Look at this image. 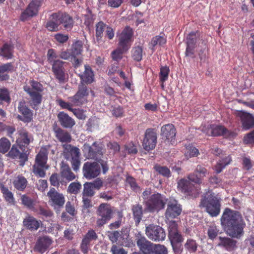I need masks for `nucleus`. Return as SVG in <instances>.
I'll return each mask as SVG.
<instances>
[{"instance_id":"nucleus-1","label":"nucleus","mask_w":254,"mask_h":254,"mask_svg":"<svg viewBox=\"0 0 254 254\" xmlns=\"http://www.w3.org/2000/svg\"><path fill=\"white\" fill-rule=\"evenodd\" d=\"M221 224L226 233L232 238L239 239L244 234L245 224L238 211L225 208L221 218Z\"/></svg>"},{"instance_id":"nucleus-2","label":"nucleus","mask_w":254,"mask_h":254,"mask_svg":"<svg viewBox=\"0 0 254 254\" xmlns=\"http://www.w3.org/2000/svg\"><path fill=\"white\" fill-rule=\"evenodd\" d=\"M198 43V46H200L203 50H201L199 52V57L200 60L205 59V54H203V51L206 49V42L201 38L200 34L196 32H191L188 34L186 38L187 48L185 52V55L187 57L191 58L194 57V49L196 47V44Z\"/></svg>"},{"instance_id":"nucleus-3","label":"nucleus","mask_w":254,"mask_h":254,"mask_svg":"<svg viewBox=\"0 0 254 254\" xmlns=\"http://www.w3.org/2000/svg\"><path fill=\"white\" fill-rule=\"evenodd\" d=\"M200 206L205 209V211L212 217L219 215L220 211V202L217 195L211 192H208L201 199Z\"/></svg>"},{"instance_id":"nucleus-4","label":"nucleus","mask_w":254,"mask_h":254,"mask_svg":"<svg viewBox=\"0 0 254 254\" xmlns=\"http://www.w3.org/2000/svg\"><path fill=\"white\" fill-rule=\"evenodd\" d=\"M59 57L58 54L53 49L48 51L47 59L48 62L52 65V71L56 78L62 81L65 79L63 67L64 62L59 59Z\"/></svg>"},{"instance_id":"nucleus-5","label":"nucleus","mask_w":254,"mask_h":254,"mask_svg":"<svg viewBox=\"0 0 254 254\" xmlns=\"http://www.w3.org/2000/svg\"><path fill=\"white\" fill-rule=\"evenodd\" d=\"M63 155L67 160H70L72 167L74 171L79 170L80 166V150L70 144H65L63 145Z\"/></svg>"},{"instance_id":"nucleus-6","label":"nucleus","mask_w":254,"mask_h":254,"mask_svg":"<svg viewBox=\"0 0 254 254\" xmlns=\"http://www.w3.org/2000/svg\"><path fill=\"white\" fill-rule=\"evenodd\" d=\"M144 203L146 210L150 212H158L164 208L166 199L163 195L156 193L152 194Z\"/></svg>"},{"instance_id":"nucleus-7","label":"nucleus","mask_w":254,"mask_h":254,"mask_svg":"<svg viewBox=\"0 0 254 254\" xmlns=\"http://www.w3.org/2000/svg\"><path fill=\"white\" fill-rule=\"evenodd\" d=\"M145 234L150 240L154 242L163 241L166 238L164 229L158 225L153 224L146 227Z\"/></svg>"},{"instance_id":"nucleus-8","label":"nucleus","mask_w":254,"mask_h":254,"mask_svg":"<svg viewBox=\"0 0 254 254\" xmlns=\"http://www.w3.org/2000/svg\"><path fill=\"white\" fill-rule=\"evenodd\" d=\"M49 203L57 211L63 207L65 203V198L62 193L58 192L55 188H52L47 193Z\"/></svg>"},{"instance_id":"nucleus-9","label":"nucleus","mask_w":254,"mask_h":254,"mask_svg":"<svg viewBox=\"0 0 254 254\" xmlns=\"http://www.w3.org/2000/svg\"><path fill=\"white\" fill-rule=\"evenodd\" d=\"M97 213L99 217L97 224L98 226L101 227L111 219L113 210L109 204L102 203L99 205Z\"/></svg>"},{"instance_id":"nucleus-10","label":"nucleus","mask_w":254,"mask_h":254,"mask_svg":"<svg viewBox=\"0 0 254 254\" xmlns=\"http://www.w3.org/2000/svg\"><path fill=\"white\" fill-rule=\"evenodd\" d=\"M83 151L87 159L97 160L99 156L103 154V145L94 142L92 146L85 143L83 146Z\"/></svg>"},{"instance_id":"nucleus-11","label":"nucleus","mask_w":254,"mask_h":254,"mask_svg":"<svg viewBox=\"0 0 254 254\" xmlns=\"http://www.w3.org/2000/svg\"><path fill=\"white\" fill-rule=\"evenodd\" d=\"M157 133L154 129L147 128L144 133L142 141L143 148L146 151L153 149L157 142Z\"/></svg>"},{"instance_id":"nucleus-12","label":"nucleus","mask_w":254,"mask_h":254,"mask_svg":"<svg viewBox=\"0 0 254 254\" xmlns=\"http://www.w3.org/2000/svg\"><path fill=\"white\" fill-rule=\"evenodd\" d=\"M88 95L87 87L82 84L79 85L76 94L72 97H69L68 99L71 102L72 106H79L86 103Z\"/></svg>"},{"instance_id":"nucleus-13","label":"nucleus","mask_w":254,"mask_h":254,"mask_svg":"<svg viewBox=\"0 0 254 254\" xmlns=\"http://www.w3.org/2000/svg\"><path fill=\"white\" fill-rule=\"evenodd\" d=\"M101 172L100 167L97 162L85 163L83 166V174L84 177L91 180L97 177Z\"/></svg>"},{"instance_id":"nucleus-14","label":"nucleus","mask_w":254,"mask_h":254,"mask_svg":"<svg viewBox=\"0 0 254 254\" xmlns=\"http://www.w3.org/2000/svg\"><path fill=\"white\" fill-rule=\"evenodd\" d=\"M169 238L173 247L181 243L183 240V237L178 230V225L175 221H171L169 223L168 227Z\"/></svg>"},{"instance_id":"nucleus-15","label":"nucleus","mask_w":254,"mask_h":254,"mask_svg":"<svg viewBox=\"0 0 254 254\" xmlns=\"http://www.w3.org/2000/svg\"><path fill=\"white\" fill-rule=\"evenodd\" d=\"M132 35V29L128 26L126 27L118 35L119 47L128 50L131 45Z\"/></svg>"},{"instance_id":"nucleus-16","label":"nucleus","mask_w":254,"mask_h":254,"mask_svg":"<svg viewBox=\"0 0 254 254\" xmlns=\"http://www.w3.org/2000/svg\"><path fill=\"white\" fill-rule=\"evenodd\" d=\"M182 212V208L178 201L174 199H171L168 202L167 208L165 212L167 218H174L179 216Z\"/></svg>"},{"instance_id":"nucleus-17","label":"nucleus","mask_w":254,"mask_h":254,"mask_svg":"<svg viewBox=\"0 0 254 254\" xmlns=\"http://www.w3.org/2000/svg\"><path fill=\"white\" fill-rule=\"evenodd\" d=\"M136 244L143 254H153L154 244L147 240L144 237L137 236Z\"/></svg>"},{"instance_id":"nucleus-18","label":"nucleus","mask_w":254,"mask_h":254,"mask_svg":"<svg viewBox=\"0 0 254 254\" xmlns=\"http://www.w3.org/2000/svg\"><path fill=\"white\" fill-rule=\"evenodd\" d=\"M40 3L39 1L33 0L28 5L26 9L21 13L20 19L25 21L29 18L37 15Z\"/></svg>"},{"instance_id":"nucleus-19","label":"nucleus","mask_w":254,"mask_h":254,"mask_svg":"<svg viewBox=\"0 0 254 254\" xmlns=\"http://www.w3.org/2000/svg\"><path fill=\"white\" fill-rule=\"evenodd\" d=\"M18 111L22 116L18 115L17 118L25 123L30 122L32 119L33 113L25 105L24 101H21L19 102L18 106Z\"/></svg>"},{"instance_id":"nucleus-20","label":"nucleus","mask_w":254,"mask_h":254,"mask_svg":"<svg viewBox=\"0 0 254 254\" xmlns=\"http://www.w3.org/2000/svg\"><path fill=\"white\" fill-rule=\"evenodd\" d=\"M55 18H58L59 25L62 24L66 30H71L73 26L72 18L66 13L61 12L54 13Z\"/></svg>"},{"instance_id":"nucleus-21","label":"nucleus","mask_w":254,"mask_h":254,"mask_svg":"<svg viewBox=\"0 0 254 254\" xmlns=\"http://www.w3.org/2000/svg\"><path fill=\"white\" fill-rule=\"evenodd\" d=\"M217 246L226 250L231 252L237 248V241L227 237H219Z\"/></svg>"},{"instance_id":"nucleus-22","label":"nucleus","mask_w":254,"mask_h":254,"mask_svg":"<svg viewBox=\"0 0 254 254\" xmlns=\"http://www.w3.org/2000/svg\"><path fill=\"white\" fill-rule=\"evenodd\" d=\"M207 174L206 169L201 165H197L194 172L188 176V179L191 182L199 184L201 179Z\"/></svg>"},{"instance_id":"nucleus-23","label":"nucleus","mask_w":254,"mask_h":254,"mask_svg":"<svg viewBox=\"0 0 254 254\" xmlns=\"http://www.w3.org/2000/svg\"><path fill=\"white\" fill-rule=\"evenodd\" d=\"M24 90L30 96L31 100L30 104L31 106L34 109H37L38 106L41 104L42 101V95L40 92L32 91L30 88L27 86L24 87Z\"/></svg>"},{"instance_id":"nucleus-24","label":"nucleus","mask_w":254,"mask_h":254,"mask_svg":"<svg viewBox=\"0 0 254 254\" xmlns=\"http://www.w3.org/2000/svg\"><path fill=\"white\" fill-rule=\"evenodd\" d=\"M161 135L163 138H165L168 141L172 142L176 136V129L174 126L171 124H167L162 127Z\"/></svg>"},{"instance_id":"nucleus-25","label":"nucleus","mask_w":254,"mask_h":254,"mask_svg":"<svg viewBox=\"0 0 254 254\" xmlns=\"http://www.w3.org/2000/svg\"><path fill=\"white\" fill-rule=\"evenodd\" d=\"M52 243V240L48 237H40L34 247V250L41 254L44 253Z\"/></svg>"},{"instance_id":"nucleus-26","label":"nucleus","mask_w":254,"mask_h":254,"mask_svg":"<svg viewBox=\"0 0 254 254\" xmlns=\"http://www.w3.org/2000/svg\"><path fill=\"white\" fill-rule=\"evenodd\" d=\"M239 115L244 129L248 130L254 126V117L252 114L242 112H240Z\"/></svg>"},{"instance_id":"nucleus-27","label":"nucleus","mask_w":254,"mask_h":254,"mask_svg":"<svg viewBox=\"0 0 254 254\" xmlns=\"http://www.w3.org/2000/svg\"><path fill=\"white\" fill-rule=\"evenodd\" d=\"M190 180L182 179L178 182V189L182 192L189 195H192L194 190L193 185L190 183Z\"/></svg>"},{"instance_id":"nucleus-28","label":"nucleus","mask_w":254,"mask_h":254,"mask_svg":"<svg viewBox=\"0 0 254 254\" xmlns=\"http://www.w3.org/2000/svg\"><path fill=\"white\" fill-rule=\"evenodd\" d=\"M32 140V137L31 135H29L26 131L21 130L19 131L16 142L19 148L22 150V147H26L25 146L28 145Z\"/></svg>"},{"instance_id":"nucleus-29","label":"nucleus","mask_w":254,"mask_h":254,"mask_svg":"<svg viewBox=\"0 0 254 254\" xmlns=\"http://www.w3.org/2000/svg\"><path fill=\"white\" fill-rule=\"evenodd\" d=\"M204 131L209 136H220L226 134L227 129L222 126L211 125Z\"/></svg>"},{"instance_id":"nucleus-30","label":"nucleus","mask_w":254,"mask_h":254,"mask_svg":"<svg viewBox=\"0 0 254 254\" xmlns=\"http://www.w3.org/2000/svg\"><path fill=\"white\" fill-rule=\"evenodd\" d=\"M54 133L57 139L61 142H70L71 136L69 133L63 129L57 127L54 129Z\"/></svg>"},{"instance_id":"nucleus-31","label":"nucleus","mask_w":254,"mask_h":254,"mask_svg":"<svg viewBox=\"0 0 254 254\" xmlns=\"http://www.w3.org/2000/svg\"><path fill=\"white\" fill-rule=\"evenodd\" d=\"M61 125L65 128H71L75 125L74 121L67 114L60 112L58 115Z\"/></svg>"},{"instance_id":"nucleus-32","label":"nucleus","mask_w":254,"mask_h":254,"mask_svg":"<svg viewBox=\"0 0 254 254\" xmlns=\"http://www.w3.org/2000/svg\"><path fill=\"white\" fill-rule=\"evenodd\" d=\"M61 174L62 177L68 181L75 179V175L71 172L68 165L62 162L61 166Z\"/></svg>"},{"instance_id":"nucleus-33","label":"nucleus","mask_w":254,"mask_h":254,"mask_svg":"<svg viewBox=\"0 0 254 254\" xmlns=\"http://www.w3.org/2000/svg\"><path fill=\"white\" fill-rule=\"evenodd\" d=\"M41 221H38L32 216H28L26 217L24 221V225L28 229L31 230H37L40 225Z\"/></svg>"},{"instance_id":"nucleus-34","label":"nucleus","mask_w":254,"mask_h":254,"mask_svg":"<svg viewBox=\"0 0 254 254\" xmlns=\"http://www.w3.org/2000/svg\"><path fill=\"white\" fill-rule=\"evenodd\" d=\"M13 66L12 64L7 63L0 66V81L5 80L8 79V73L12 71Z\"/></svg>"},{"instance_id":"nucleus-35","label":"nucleus","mask_w":254,"mask_h":254,"mask_svg":"<svg viewBox=\"0 0 254 254\" xmlns=\"http://www.w3.org/2000/svg\"><path fill=\"white\" fill-rule=\"evenodd\" d=\"M131 210L135 224L138 225L142 219L143 216L142 206L139 204H135L132 206Z\"/></svg>"},{"instance_id":"nucleus-36","label":"nucleus","mask_w":254,"mask_h":254,"mask_svg":"<svg viewBox=\"0 0 254 254\" xmlns=\"http://www.w3.org/2000/svg\"><path fill=\"white\" fill-rule=\"evenodd\" d=\"M85 70L80 76L83 82L86 83H91L94 81V74L90 67L88 65H85Z\"/></svg>"},{"instance_id":"nucleus-37","label":"nucleus","mask_w":254,"mask_h":254,"mask_svg":"<svg viewBox=\"0 0 254 254\" xmlns=\"http://www.w3.org/2000/svg\"><path fill=\"white\" fill-rule=\"evenodd\" d=\"M48 153L45 149L42 148L36 155L34 164L47 165L46 164L48 159Z\"/></svg>"},{"instance_id":"nucleus-38","label":"nucleus","mask_w":254,"mask_h":254,"mask_svg":"<svg viewBox=\"0 0 254 254\" xmlns=\"http://www.w3.org/2000/svg\"><path fill=\"white\" fill-rule=\"evenodd\" d=\"M59 25L58 18H55L53 13L49 17V19L46 23V27L49 31H56L58 30Z\"/></svg>"},{"instance_id":"nucleus-39","label":"nucleus","mask_w":254,"mask_h":254,"mask_svg":"<svg viewBox=\"0 0 254 254\" xmlns=\"http://www.w3.org/2000/svg\"><path fill=\"white\" fill-rule=\"evenodd\" d=\"M48 165L34 164L33 166V172L37 177L43 178L46 174L45 172V170L48 169Z\"/></svg>"},{"instance_id":"nucleus-40","label":"nucleus","mask_w":254,"mask_h":254,"mask_svg":"<svg viewBox=\"0 0 254 254\" xmlns=\"http://www.w3.org/2000/svg\"><path fill=\"white\" fill-rule=\"evenodd\" d=\"M107 26L102 21L99 22L96 26V38L97 42L99 43L103 35V32L106 29Z\"/></svg>"},{"instance_id":"nucleus-41","label":"nucleus","mask_w":254,"mask_h":254,"mask_svg":"<svg viewBox=\"0 0 254 254\" xmlns=\"http://www.w3.org/2000/svg\"><path fill=\"white\" fill-rule=\"evenodd\" d=\"M13 47L11 44H5L0 49L1 56L7 58L11 59L12 57Z\"/></svg>"},{"instance_id":"nucleus-42","label":"nucleus","mask_w":254,"mask_h":254,"mask_svg":"<svg viewBox=\"0 0 254 254\" xmlns=\"http://www.w3.org/2000/svg\"><path fill=\"white\" fill-rule=\"evenodd\" d=\"M13 184L16 189L21 190L25 188L27 180L24 177L18 176L14 180Z\"/></svg>"},{"instance_id":"nucleus-43","label":"nucleus","mask_w":254,"mask_h":254,"mask_svg":"<svg viewBox=\"0 0 254 254\" xmlns=\"http://www.w3.org/2000/svg\"><path fill=\"white\" fill-rule=\"evenodd\" d=\"M185 249L190 253L196 252L198 244L196 241L192 239H188L184 245Z\"/></svg>"},{"instance_id":"nucleus-44","label":"nucleus","mask_w":254,"mask_h":254,"mask_svg":"<svg viewBox=\"0 0 254 254\" xmlns=\"http://www.w3.org/2000/svg\"><path fill=\"white\" fill-rule=\"evenodd\" d=\"M0 190L5 200L9 203H13L14 202V197L12 193L3 185H0Z\"/></svg>"},{"instance_id":"nucleus-45","label":"nucleus","mask_w":254,"mask_h":254,"mask_svg":"<svg viewBox=\"0 0 254 254\" xmlns=\"http://www.w3.org/2000/svg\"><path fill=\"white\" fill-rule=\"evenodd\" d=\"M231 161V158L229 156H228L224 159L220 160L219 162L215 166V171L217 173H220L222 169L225 168V167L229 164Z\"/></svg>"},{"instance_id":"nucleus-46","label":"nucleus","mask_w":254,"mask_h":254,"mask_svg":"<svg viewBox=\"0 0 254 254\" xmlns=\"http://www.w3.org/2000/svg\"><path fill=\"white\" fill-rule=\"evenodd\" d=\"M71 56H77L80 55L82 51V44L80 41L74 43L71 47Z\"/></svg>"},{"instance_id":"nucleus-47","label":"nucleus","mask_w":254,"mask_h":254,"mask_svg":"<svg viewBox=\"0 0 254 254\" xmlns=\"http://www.w3.org/2000/svg\"><path fill=\"white\" fill-rule=\"evenodd\" d=\"M81 189V185L78 182H73L69 184L67 188V192L77 194L78 193Z\"/></svg>"},{"instance_id":"nucleus-48","label":"nucleus","mask_w":254,"mask_h":254,"mask_svg":"<svg viewBox=\"0 0 254 254\" xmlns=\"http://www.w3.org/2000/svg\"><path fill=\"white\" fill-rule=\"evenodd\" d=\"M98 236L95 231L90 230L84 235L82 240L90 244L91 241L96 240Z\"/></svg>"},{"instance_id":"nucleus-49","label":"nucleus","mask_w":254,"mask_h":254,"mask_svg":"<svg viewBox=\"0 0 254 254\" xmlns=\"http://www.w3.org/2000/svg\"><path fill=\"white\" fill-rule=\"evenodd\" d=\"M11 143L9 140L5 138L2 137L0 139V152L5 153L9 149Z\"/></svg>"},{"instance_id":"nucleus-50","label":"nucleus","mask_w":254,"mask_h":254,"mask_svg":"<svg viewBox=\"0 0 254 254\" xmlns=\"http://www.w3.org/2000/svg\"><path fill=\"white\" fill-rule=\"evenodd\" d=\"M20 152L17 158L20 160V165L23 166L26 161L28 160V155L29 154L28 148L27 147H22V150Z\"/></svg>"},{"instance_id":"nucleus-51","label":"nucleus","mask_w":254,"mask_h":254,"mask_svg":"<svg viewBox=\"0 0 254 254\" xmlns=\"http://www.w3.org/2000/svg\"><path fill=\"white\" fill-rule=\"evenodd\" d=\"M77 229L78 228L75 224L71 225L68 228L65 230L64 232V237L68 240H71Z\"/></svg>"},{"instance_id":"nucleus-52","label":"nucleus","mask_w":254,"mask_h":254,"mask_svg":"<svg viewBox=\"0 0 254 254\" xmlns=\"http://www.w3.org/2000/svg\"><path fill=\"white\" fill-rule=\"evenodd\" d=\"M94 190L91 184L88 183H85L83 185V195L92 197L95 194Z\"/></svg>"},{"instance_id":"nucleus-53","label":"nucleus","mask_w":254,"mask_h":254,"mask_svg":"<svg viewBox=\"0 0 254 254\" xmlns=\"http://www.w3.org/2000/svg\"><path fill=\"white\" fill-rule=\"evenodd\" d=\"M166 42V38L163 36H156L152 39L150 44L152 47H154L156 45L162 46L165 44Z\"/></svg>"},{"instance_id":"nucleus-54","label":"nucleus","mask_w":254,"mask_h":254,"mask_svg":"<svg viewBox=\"0 0 254 254\" xmlns=\"http://www.w3.org/2000/svg\"><path fill=\"white\" fill-rule=\"evenodd\" d=\"M169 71L170 70L169 67L166 66H162L160 68V79L161 81L162 82V87L164 86L163 83L167 80L168 78Z\"/></svg>"},{"instance_id":"nucleus-55","label":"nucleus","mask_w":254,"mask_h":254,"mask_svg":"<svg viewBox=\"0 0 254 254\" xmlns=\"http://www.w3.org/2000/svg\"><path fill=\"white\" fill-rule=\"evenodd\" d=\"M218 232V229L214 225L210 226L208 228L207 234L209 238L211 240H214L217 237Z\"/></svg>"},{"instance_id":"nucleus-56","label":"nucleus","mask_w":254,"mask_h":254,"mask_svg":"<svg viewBox=\"0 0 254 254\" xmlns=\"http://www.w3.org/2000/svg\"><path fill=\"white\" fill-rule=\"evenodd\" d=\"M21 200L22 204H23L25 206L30 209L33 208L34 205V201L31 198L25 195H23L21 197Z\"/></svg>"},{"instance_id":"nucleus-57","label":"nucleus","mask_w":254,"mask_h":254,"mask_svg":"<svg viewBox=\"0 0 254 254\" xmlns=\"http://www.w3.org/2000/svg\"><path fill=\"white\" fill-rule=\"evenodd\" d=\"M198 153V150L197 148L193 146H188L186 147L185 154L187 157H191L197 156Z\"/></svg>"},{"instance_id":"nucleus-58","label":"nucleus","mask_w":254,"mask_h":254,"mask_svg":"<svg viewBox=\"0 0 254 254\" xmlns=\"http://www.w3.org/2000/svg\"><path fill=\"white\" fill-rule=\"evenodd\" d=\"M153 254H167L168 250L166 247L160 244H154Z\"/></svg>"},{"instance_id":"nucleus-59","label":"nucleus","mask_w":254,"mask_h":254,"mask_svg":"<svg viewBox=\"0 0 254 254\" xmlns=\"http://www.w3.org/2000/svg\"><path fill=\"white\" fill-rule=\"evenodd\" d=\"M132 57L136 61H140L142 57V49L140 47H136L132 50Z\"/></svg>"},{"instance_id":"nucleus-60","label":"nucleus","mask_w":254,"mask_h":254,"mask_svg":"<svg viewBox=\"0 0 254 254\" xmlns=\"http://www.w3.org/2000/svg\"><path fill=\"white\" fill-rule=\"evenodd\" d=\"M127 50V49H123L119 46L116 50L112 52V58L115 61H118L121 59L122 58V54Z\"/></svg>"},{"instance_id":"nucleus-61","label":"nucleus","mask_w":254,"mask_h":254,"mask_svg":"<svg viewBox=\"0 0 254 254\" xmlns=\"http://www.w3.org/2000/svg\"><path fill=\"white\" fill-rule=\"evenodd\" d=\"M154 169L159 174L164 177H168L170 176V171L166 167L155 166Z\"/></svg>"},{"instance_id":"nucleus-62","label":"nucleus","mask_w":254,"mask_h":254,"mask_svg":"<svg viewBox=\"0 0 254 254\" xmlns=\"http://www.w3.org/2000/svg\"><path fill=\"white\" fill-rule=\"evenodd\" d=\"M127 183L128 184L131 189L136 192L140 191V188L137 185L135 179L131 177H128L127 178Z\"/></svg>"},{"instance_id":"nucleus-63","label":"nucleus","mask_w":254,"mask_h":254,"mask_svg":"<svg viewBox=\"0 0 254 254\" xmlns=\"http://www.w3.org/2000/svg\"><path fill=\"white\" fill-rule=\"evenodd\" d=\"M243 141L245 144H254V130L245 135Z\"/></svg>"},{"instance_id":"nucleus-64","label":"nucleus","mask_w":254,"mask_h":254,"mask_svg":"<svg viewBox=\"0 0 254 254\" xmlns=\"http://www.w3.org/2000/svg\"><path fill=\"white\" fill-rule=\"evenodd\" d=\"M108 149L111 150L110 152L115 154L120 151V147L116 142H110L107 145Z\"/></svg>"}]
</instances>
